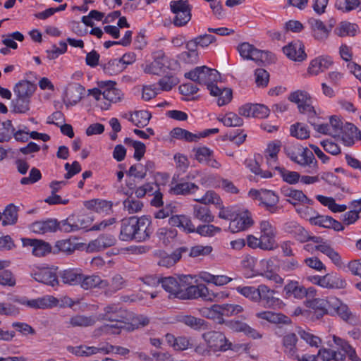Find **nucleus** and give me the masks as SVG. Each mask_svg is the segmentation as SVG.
<instances>
[{"label":"nucleus","instance_id":"64","mask_svg":"<svg viewBox=\"0 0 361 361\" xmlns=\"http://www.w3.org/2000/svg\"><path fill=\"white\" fill-rule=\"evenodd\" d=\"M157 235L159 240L166 245L176 237L177 231L173 228L163 227L158 229Z\"/></svg>","mask_w":361,"mask_h":361},{"label":"nucleus","instance_id":"8","mask_svg":"<svg viewBox=\"0 0 361 361\" xmlns=\"http://www.w3.org/2000/svg\"><path fill=\"white\" fill-rule=\"evenodd\" d=\"M202 338L206 341L207 347L214 352L226 351L231 348V343L221 332L209 331L203 334Z\"/></svg>","mask_w":361,"mask_h":361},{"label":"nucleus","instance_id":"43","mask_svg":"<svg viewBox=\"0 0 361 361\" xmlns=\"http://www.w3.org/2000/svg\"><path fill=\"white\" fill-rule=\"evenodd\" d=\"M316 250L320 251L325 255H326L331 262L337 267H341L343 262L341 257L334 248H332L329 244L323 243L317 245L314 247Z\"/></svg>","mask_w":361,"mask_h":361},{"label":"nucleus","instance_id":"26","mask_svg":"<svg viewBox=\"0 0 361 361\" xmlns=\"http://www.w3.org/2000/svg\"><path fill=\"white\" fill-rule=\"evenodd\" d=\"M126 312L116 305H110L104 307V313L100 314L101 319L111 322H121L126 317Z\"/></svg>","mask_w":361,"mask_h":361},{"label":"nucleus","instance_id":"37","mask_svg":"<svg viewBox=\"0 0 361 361\" xmlns=\"http://www.w3.org/2000/svg\"><path fill=\"white\" fill-rule=\"evenodd\" d=\"M179 322L194 330H206L209 325L205 320L192 315H183L179 317Z\"/></svg>","mask_w":361,"mask_h":361},{"label":"nucleus","instance_id":"9","mask_svg":"<svg viewBox=\"0 0 361 361\" xmlns=\"http://www.w3.org/2000/svg\"><path fill=\"white\" fill-rule=\"evenodd\" d=\"M253 225L254 220L248 210L238 211L229 223L228 230L235 233L246 231Z\"/></svg>","mask_w":361,"mask_h":361},{"label":"nucleus","instance_id":"29","mask_svg":"<svg viewBox=\"0 0 361 361\" xmlns=\"http://www.w3.org/2000/svg\"><path fill=\"white\" fill-rule=\"evenodd\" d=\"M275 293L274 289H271L265 284H260L257 287V302L262 300L265 302L266 306L270 307L279 301L278 298L274 297Z\"/></svg>","mask_w":361,"mask_h":361},{"label":"nucleus","instance_id":"6","mask_svg":"<svg viewBox=\"0 0 361 361\" xmlns=\"http://www.w3.org/2000/svg\"><path fill=\"white\" fill-rule=\"evenodd\" d=\"M171 11L175 16L173 23L176 27L185 25L191 19V6L188 1H172L170 3Z\"/></svg>","mask_w":361,"mask_h":361},{"label":"nucleus","instance_id":"12","mask_svg":"<svg viewBox=\"0 0 361 361\" xmlns=\"http://www.w3.org/2000/svg\"><path fill=\"white\" fill-rule=\"evenodd\" d=\"M153 61L142 65L145 73L160 75L164 71V68L167 63V57L162 50H158L152 53Z\"/></svg>","mask_w":361,"mask_h":361},{"label":"nucleus","instance_id":"53","mask_svg":"<svg viewBox=\"0 0 361 361\" xmlns=\"http://www.w3.org/2000/svg\"><path fill=\"white\" fill-rule=\"evenodd\" d=\"M297 334L301 339L304 340L312 347L318 348L322 344V339L319 336L312 334L309 330L299 327L297 329Z\"/></svg>","mask_w":361,"mask_h":361},{"label":"nucleus","instance_id":"46","mask_svg":"<svg viewBox=\"0 0 361 361\" xmlns=\"http://www.w3.org/2000/svg\"><path fill=\"white\" fill-rule=\"evenodd\" d=\"M333 341L338 348H341V350L343 352V353L345 355H348L352 361H361V359L357 355L355 349L348 342L336 336H333Z\"/></svg>","mask_w":361,"mask_h":361},{"label":"nucleus","instance_id":"49","mask_svg":"<svg viewBox=\"0 0 361 361\" xmlns=\"http://www.w3.org/2000/svg\"><path fill=\"white\" fill-rule=\"evenodd\" d=\"M126 322L123 319V322H116L112 324H104L95 330L97 335L102 334H118L121 329H126Z\"/></svg>","mask_w":361,"mask_h":361},{"label":"nucleus","instance_id":"11","mask_svg":"<svg viewBox=\"0 0 361 361\" xmlns=\"http://www.w3.org/2000/svg\"><path fill=\"white\" fill-rule=\"evenodd\" d=\"M30 276L39 283L54 287L59 284L55 270L48 267H36L30 273Z\"/></svg>","mask_w":361,"mask_h":361},{"label":"nucleus","instance_id":"50","mask_svg":"<svg viewBox=\"0 0 361 361\" xmlns=\"http://www.w3.org/2000/svg\"><path fill=\"white\" fill-rule=\"evenodd\" d=\"M171 135L173 138L186 142H196L200 139V136L197 134H194L181 128H174L171 131Z\"/></svg>","mask_w":361,"mask_h":361},{"label":"nucleus","instance_id":"44","mask_svg":"<svg viewBox=\"0 0 361 361\" xmlns=\"http://www.w3.org/2000/svg\"><path fill=\"white\" fill-rule=\"evenodd\" d=\"M151 117V114L147 111H135L130 114L128 121L138 128H144L148 125Z\"/></svg>","mask_w":361,"mask_h":361},{"label":"nucleus","instance_id":"62","mask_svg":"<svg viewBox=\"0 0 361 361\" xmlns=\"http://www.w3.org/2000/svg\"><path fill=\"white\" fill-rule=\"evenodd\" d=\"M343 320L354 324L357 322L356 316L350 310L349 307L344 303L335 312Z\"/></svg>","mask_w":361,"mask_h":361},{"label":"nucleus","instance_id":"36","mask_svg":"<svg viewBox=\"0 0 361 361\" xmlns=\"http://www.w3.org/2000/svg\"><path fill=\"white\" fill-rule=\"evenodd\" d=\"M36 90V85L28 80H20L13 88L16 97L31 98Z\"/></svg>","mask_w":361,"mask_h":361},{"label":"nucleus","instance_id":"4","mask_svg":"<svg viewBox=\"0 0 361 361\" xmlns=\"http://www.w3.org/2000/svg\"><path fill=\"white\" fill-rule=\"evenodd\" d=\"M238 51L243 59L252 60L262 64L271 63L275 60V56L271 52L258 49L248 42H243L239 44Z\"/></svg>","mask_w":361,"mask_h":361},{"label":"nucleus","instance_id":"21","mask_svg":"<svg viewBox=\"0 0 361 361\" xmlns=\"http://www.w3.org/2000/svg\"><path fill=\"white\" fill-rule=\"evenodd\" d=\"M59 221L54 219H48L45 221H39L30 226V230L37 234H46L57 231Z\"/></svg>","mask_w":361,"mask_h":361},{"label":"nucleus","instance_id":"3","mask_svg":"<svg viewBox=\"0 0 361 361\" xmlns=\"http://www.w3.org/2000/svg\"><path fill=\"white\" fill-rule=\"evenodd\" d=\"M185 77L197 82L200 85H206L208 90L215 86L214 82L219 78V73L215 69L205 66L196 67L192 71L185 73Z\"/></svg>","mask_w":361,"mask_h":361},{"label":"nucleus","instance_id":"57","mask_svg":"<svg viewBox=\"0 0 361 361\" xmlns=\"http://www.w3.org/2000/svg\"><path fill=\"white\" fill-rule=\"evenodd\" d=\"M30 99L16 97L12 101L13 111L16 114H25L30 109Z\"/></svg>","mask_w":361,"mask_h":361},{"label":"nucleus","instance_id":"42","mask_svg":"<svg viewBox=\"0 0 361 361\" xmlns=\"http://www.w3.org/2000/svg\"><path fill=\"white\" fill-rule=\"evenodd\" d=\"M85 88L79 84H76L67 90L66 92V106H73L79 102L82 97Z\"/></svg>","mask_w":361,"mask_h":361},{"label":"nucleus","instance_id":"18","mask_svg":"<svg viewBox=\"0 0 361 361\" xmlns=\"http://www.w3.org/2000/svg\"><path fill=\"white\" fill-rule=\"evenodd\" d=\"M283 293L286 298L301 300L307 295L308 290L298 281L290 280L284 286Z\"/></svg>","mask_w":361,"mask_h":361},{"label":"nucleus","instance_id":"1","mask_svg":"<svg viewBox=\"0 0 361 361\" xmlns=\"http://www.w3.org/2000/svg\"><path fill=\"white\" fill-rule=\"evenodd\" d=\"M192 276L183 275L177 278L169 276L162 278L159 282L170 297L180 300L196 299L197 285H192Z\"/></svg>","mask_w":361,"mask_h":361},{"label":"nucleus","instance_id":"27","mask_svg":"<svg viewBox=\"0 0 361 361\" xmlns=\"http://www.w3.org/2000/svg\"><path fill=\"white\" fill-rule=\"evenodd\" d=\"M96 319L94 316H86L84 314H75L71 316L65 322L67 328H87L95 324Z\"/></svg>","mask_w":361,"mask_h":361},{"label":"nucleus","instance_id":"5","mask_svg":"<svg viewBox=\"0 0 361 361\" xmlns=\"http://www.w3.org/2000/svg\"><path fill=\"white\" fill-rule=\"evenodd\" d=\"M248 195L251 198L259 201V205L264 207L271 214H276L281 209V207L277 206L279 197L271 190L251 189Z\"/></svg>","mask_w":361,"mask_h":361},{"label":"nucleus","instance_id":"52","mask_svg":"<svg viewBox=\"0 0 361 361\" xmlns=\"http://www.w3.org/2000/svg\"><path fill=\"white\" fill-rule=\"evenodd\" d=\"M67 350L69 353L81 357H90L97 354V348L95 346H87L80 345L79 346H68Z\"/></svg>","mask_w":361,"mask_h":361},{"label":"nucleus","instance_id":"48","mask_svg":"<svg viewBox=\"0 0 361 361\" xmlns=\"http://www.w3.org/2000/svg\"><path fill=\"white\" fill-rule=\"evenodd\" d=\"M126 286L127 281L121 275L116 274L111 278V282L109 283L105 294L111 295L124 288Z\"/></svg>","mask_w":361,"mask_h":361},{"label":"nucleus","instance_id":"56","mask_svg":"<svg viewBox=\"0 0 361 361\" xmlns=\"http://www.w3.org/2000/svg\"><path fill=\"white\" fill-rule=\"evenodd\" d=\"M357 25L349 22H342L339 26L335 29V33L339 37L351 36L356 35Z\"/></svg>","mask_w":361,"mask_h":361},{"label":"nucleus","instance_id":"24","mask_svg":"<svg viewBox=\"0 0 361 361\" xmlns=\"http://www.w3.org/2000/svg\"><path fill=\"white\" fill-rule=\"evenodd\" d=\"M281 147V142L276 140L269 142L267 145V148L264 152V156L267 160L268 166L272 169H276V167H279L277 164L278 161V154Z\"/></svg>","mask_w":361,"mask_h":361},{"label":"nucleus","instance_id":"25","mask_svg":"<svg viewBox=\"0 0 361 361\" xmlns=\"http://www.w3.org/2000/svg\"><path fill=\"white\" fill-rule=\"evenodd\" d=\"M169 224L171 226L179 228L187 233H195V225L190 218L186 215H172L169 219Z\"/></svg>","mask_w":361,"mask_h":361},{"label":"nucleus","instance_id":"15","mask_svg":"<svg viewBox=\"0 0 361 361\" xmlns=\"http://www.w3.org/2000/svg\"><path fill=\"white\" fill-rule=\"evenodd\" d=\"M15 302L35 309L50 308L56 306L59 303V300L51 295H46L42 298H39L30 300H25L24 299H16Z\"/></svg>","mask_w":361,"mask_h":361},{"label":"nucleus","instance_id":"38","mask_svg":"<svg viewBox=\"0 0 361 361\" xmlns=\"http://www.w3.org/2000/svg\"><path fill=\"white\" fill-rule=\"evenodd\" d=\"M198 189L199 187L196 184L181 180L171 186L169 191L176 195H188L195 193Z\"/></svg>","mask_w":361,"mask_h":361},{"label":"nucleus","instance_id":"60","mask_svg":"<svg viewBox=\"0 0 361 361\" xmlns=\"http://www.w3.org/2000/svg\"><path fill=\"white\" fill-rule=\"evenodd\" d=\"M195 201L205 205L208 204H213L216 207H221L222 204V201L220 197L213 190L207 191L203 197L195 199Z\"/></svg>","mask_w":361,"mask_h":361},{"label":"nucleus","instance_id":"61","mask_svg":"<svg viewBox=\"0 0 361 361\" xmlns=\"http://www.w3.org/2000/svg\"><path fill=\"white\" fill-rule=\"evenodd\" d=\"M149 322V319L144 315H137L131 319L130 323H126V330L132 331L135 329L147 326Z\"/></svg>","mask_w":361,"mask_h":361},{"label":"nucleus","instance_id":"58","mask_svg":"<svg viewBox=\"0 0 361 361\" xmlns=\"http://www.w3.org/2000/svg\"><path fill=\"white\" fill-rule=\"evenodd\" d=\"M102 67L104 71L110 75H116L126 68L121 61L116 59L110 60L108 63L103 64Z\"/></svg>","mask_w":361,"mask_h":361},{"label":"nucleus","instance_id":"41","mask_svg":"<svg viewBox=\"0 0 361 361\" xmlns=\"http://www.w3.org/2000/svg\"><path fill=\"white\" fill-rule=\"evenodd\" d=\"M192 215L195 219L205 224H210L213 222L214 219V216L212 214L209 208L206 205H193Z\"/></svg>","mask_w":361,"mask_h":361},{"label":"nucleus","instance_id":"45","mask_svg":"<svg viewBox=\"0 0 361 361\" xmlns=\"http://www.w3.org/2000/svg\"><path fill=\"white\" fill-rule=\"evenodd\" d=\"M212 96L218 97L217 104L219 106L228 104L232 99V90L230 88H220L215 85L209 91Z\"/></svg>","mask_w":361,"mask_h":361},{"label":"nucleus","instance_id":"2","mask_svg":"<svg viewBox=\"0 0 361 361\" xmlns=\"http://www.w3.org/2000/svg\"><path fill=\"white\" fill-rule=\"evenodd\" d=\"M283 151L292 161L306 169L307 173H316L318 171L317 161L313 152L307 147L298 143H288L284 146Z\"/></svg>","mask_w":361,"mask_h":361},{"label":"nucleus","instance_id":"14","mask_svg":"<svg viewBox=\"0 0 361 361\" xmlns=\"http://www.w3.org/2000/svg\"><path fill=\"white\" fill-rule=\"evenodd\" d=\"M135 228V241L137 242H143L148 240L153 232L151 221L146 216H142L140 218L137 217Z\"/></svg>","mask_w":361,"mask_h":361},{"label":"nucleus","instance_id":"17","mask_svg":"<svg viewBox=\"0 0 361 361\" xmlns=\"http://www.w3.org/2000/svg\"><path fill=\"white\" fill-rule=\"evenodd\" d=\"M136 216L123 219L121 223L119 239L122 241L135 240Z\"/></svg>","mask_w":361,"mask_h":361},{"label":"nucleus","instance_id":"31","mask_svg":"<svg viewBox=\"0 0 361 361\" xmlns=\"http://www.w3.org/2000/svg\"><path fill=\"white\" fill-rule=\"evenodd\" d=\"M308 23L311 26L315 39L324 41L329 37L331 29H329L322 21L318 19L311 18L309 20Z\"/></svg>","mask_w":361,"mask_h":361},{"label":"nucleus","instance_id":"35","mask_svg":"<svg viewBox=\"0 0 361 361\" xmlns=\"http://www.w3.org/2000/svg\"><path fill=\"white\" fill-rule=\"evenodd\" d=\"M84 206L87 209L94 211L97 213L109 214L112 209L111 202L100 199H93L85 201L84 202Z\"/></svg>","mask_w":361,"mask_h":361},{"label":"nucleus","instance_id":"28","mask_svg":"<svg viewBox=\"0 0 361 361\" xmlns=\"http://www.w3.org/2000/svg\"><path fill=\"white\" fill-rule=\"evenodd\" d=\"M228 297V293L221 291L214 293L202 283L198 284L196 299L201 298L206 301H219Z\"/></svg>","mask_w":361,"mask_h":361},{"label":"nucleus","instance_id":"54","mask_svg":"<svg viewBox=\"0 0 361 361\" xmlns=\"http://www.w3.org/2000/svg\"><path fill=\"white\" fill-rule=\"evenodd\" d=\"M1 214L4 216L2 219V224L4 226L12 225L17 221L18 209L13 204H8Z\"/></svg>","mask_w":361,"mask_h":361},{"label":"nucleus","instance_id":"10","mask_svg":"<svg viewBox=\"0 0 361 361\" xmlns=\"http://www.w3.org/2000/svg\"><path fill=\"white\" fill-rule=\"evenodd\" d=\"M261 240L267 250H273L276 247L275 238L276 235V227L268 220H262L259 223Z\"/></svg>","mask_w":361,"mask_h":361},{"label":"nucleus","instance_id":"32","mask_svg":"<svg viewBox=\"0 0 361 361\" xmlns=\"http://www.w3.org/2000/svg\"><path fill=\"white\" fill-rule=\"evenodd\" d=\"M82 271L80 269H68L60 273L63 283L70 286L80 285Z\"/></svg>","mask_w":361,"mask_h":361},{"label":"nucleus","instance_id":"59","mask_svg":"<svg viewBox=\"0 0 361 361\" xmlns=\"http://www.w3.org/2000/svg\"><path fill=\"white\" fill-rule=\"evenodd\" d=\"M275 171H277L283 180L289 184H295L300 180V175L298 172L290 171L283 167H276Z\"/></svg>","mask_w":361,"mask_h":361},{"label":"nucleus","instance_id":"34","mask_svg":"<svg viewBox=\"0 0 361 361\" xmlns=\"http://www.w3.org/2000/svg\"><path fill=\"white\" fill-rule=\"evenodd\" d=\"M128 187L129 188V190H128L126 194L129 195V197L123 201V207L124 209L126 210L129 214H134L141 211L143 204L141 201L138 200H135L132 197L131 195L133 194L132 190L135 188L133 183H128Z\"/></svg>","mask_w":361,"mask_h":361},{"label":"nucleus","instance_id":"63","mask_svg":"<svg viewBox=\"0 0 361 361\" xmlns=\"http://www.w3.org/2000/svg\"><path fill=\"white\" fill-rule=\"evenodd\" d=\"M219 120L226 126L236 127L241 126L243 124V120L236 114L228 112L221 118Z\"/></svg>","mask_w":361,"mask_h":361},{"label":"nucleus","instance_id":"19","mask_svg":"<svg viewBox=\"0 0 361 361\" xmlns=\"http://www.w3.org/2000/svg\"><path fill=\"white\" fill-rule=\"evenodd\" d=\"M99 85L101 89H103L102 97L104 99L113 103L121 101L123 94L120 90L115 87V82L111 80L102 81Z\"/></svg>","mask_w":361,"mask_h":361},{"label":"nucleus","instance_id":"13","mask_svg":"<svg viewBox=\"0 0 361 361\" xmlns=\"http://www.w3.org/2000/svg\"><path fill=\"white\" fill-rule=\"evenodd\" d=\"M23 245L32 248V253L36 257H44L51 252L52 248L49 243L42 240L22 238Z\"/></svg>","mask_w":361,"mask_h":361},{"label":"nucleus","instance_id":"20","mask_svg":"<svg viewBox=\"0 0 361 361\" xmlns=\"http://www.w3.org/2000/svg\"><path fill=\"white\" fill-rule=\"evenodd\" d=\"M328 345L331 349L321 348L319 350L317 355L320 356V359L323 361L334 360L344 361L345 359V354L340 351L341 348H338L334 341H329Z\"/></svg>","mask_w":361,"mask_h":361},{"label":"nucleus","instance_id":"47","mask_svg":"<svg viewBox=\"0 0 361 361\" xmlns=\"http://www.w3.org/2000/svg\"><path fill=\"white\" fill-rule=\"evenodd\" d=\"M77 248L76 244L70 239L60 240L56 242L53 248V253L63 252L66 255H71Z\"/></svg>","mask_w":361,"mask_h":361},{"label":"nucleus","instance_id":"22","mask_svg":"<svg viewBox=\"0 0 361 361\" xmlns=\"http://www.w3.org/2000/svg\"><path fill=\"white\" fill-rule=\"evenodd\" d=\"M116 243V238L110 234L100 235L97 239L88 244L87 249L90 252H99L114 246Z\"/></svg>","mask_w":361,"mask_h":361},{"label":"nucleus","instance_id":"51","mask_svg":"<svg viewBox=\"0 0 361 361\" xmlns=\"http://www.w3.org/2000/svg\"><path fill=\"white\" fill-rule=\"evenodd\" d=\"M245 165L253 173L259 176L262 178H269L273 176V173L271 171H264L260 168L256 157L253 159H246Z\"/></svg>","mask_w":361,"mask_h":361},{"label":"nucleus","instance_id":"33","mask_svg":"<svg viewBox=\"0 0 361 361\" xmlns=\"http://www.w3.org/2000/svg\"><path fill=\"white\" fill-rule=\"evenodd\" d=\"M333 63L331 57L320 56L314 59L310 63L308 68V73L311 75H317L319 73L328 69Z\"/></svg>","mask_w":361,"mask_h":361},{"label":"nucleus","instance_id":"7","mask_svg":"<svg viewBox=\"0 0 361 361\" xmlns=\"http://www.w3.org/2000/svg\"><path fill=\"white\" fill-rule=\"evenodd\" d=\"M288 99L297 104L300 114H306L310 118H313L316 115V111L312 106V97L307 92L297 90L291 92L288 96Z\"/></svg>","mask_w":361,"mask_h":361},{"label":"nucleus","instance_id":"55","mask_svg":"<svg viewBox=\"0 0 361 361\" xmlns=\"http://www.w3.org/2000/svg\"><path fill=\"white\" fill-rule=\"evenodd\" d=\"M256 317L259 319L267 320L270 322L278 324V323H286L288 322V317L282 314L274 313L271 311H263L257 312Z\"/></svg>","mask_w":361,"mask_h":361},{"label":"nucleus","instance_id":"23","mask_svg":"<svg viewBox=\"0 0 361 361\" xmlns=\"http://www.w3.org/2000/svg\"><path fill=\"white\" fill-rule=\"evenodd\" d=\"M283 53L291 60L302 61L307 55L304 51V45L300 41H295L284 47Z\"/></svg>","mask_w":361,"mask_h":361},{"label":"nucleus","instance_id":"39","mask_svg":"<svg viewBox=\"0 0 361 361\" xmlns=\"http://www.w3.org/2000/svg\"><path fill=\"white\" fill-rule=\"evenodd\" d=\"M297 341V336L293 333L286 334L283 338L284 353L288 357L293 360L298 357V355L295 346Z\"/></svg>","mask_w":361,"mask_h":361},{"label":"nucleus","instance_id":"30","mask_svg":"<svg viewBox=\"0 0 361 361\" xmlns=\"http://www.w3.org/2000/svg\"><path fill=\"white\" fill-rule=\"evenodd\" d=\"M80 286L84 290H90L94 288H106L109 286V282L106 280L102 279L98 275H84L82 274Z\"/></svg>","mask_w":361,"mask_h":361},{"label":"nucleus","instance_id":"16","mask_svg":"<svg viewBox=\"0 0 361 361\" xmlns=\"http://www.w3.org/2000/svg\"><path fill=\"white\" fill-rule=\"evenodd\" d=\"M283 196L288 197L287 202L295 206L298 202L302 204L312 205L314 201L308 198L302 190L293 189L290 187H283L281 189Z\"/></svg>","mask_w":361,"mask_h":361},{"label":"nucleus","instance_id":"40","mask_svg":"<svg viewBox=\"0 0 361 361\" xmlns=\"http://www.w3.org/2000/svg\"><path fill=\"white\" fill-rule=\"evenodd\" d=\"M320 286L325 288H344L346 286V282L344 279L336 276L326 274L319 279Z\"/></svg>","mask_w":361,"mask_h":361}]
</instances>
